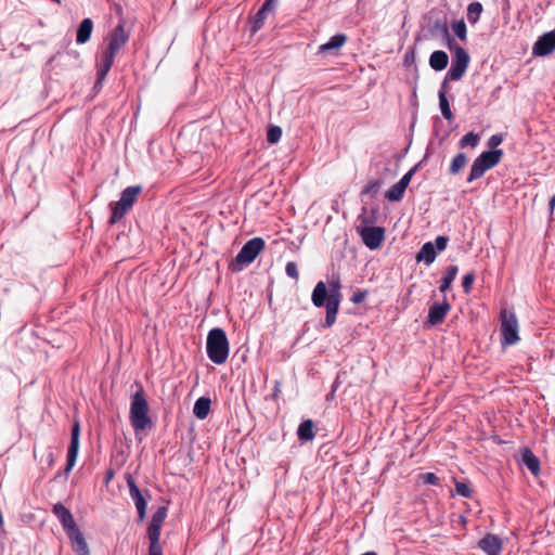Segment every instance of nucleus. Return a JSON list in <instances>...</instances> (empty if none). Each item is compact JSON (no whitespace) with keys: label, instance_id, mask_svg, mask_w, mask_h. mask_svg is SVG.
<instances>
[{"label":"nucleus","instance_id":"nucleus-9","mask_svg":"<svg viewBox=\"0 0 555 555\" xmlns=\"http://www.w3.org/2000/svg\"><path fill=\"white\" fill-rule=\"evenodd\" d=\"M469 61L470 57L467 51L463 47L456 46L453 50L451 67L447 73L443 81L448 82V80H460L464 76L468 67Z\"/></svg>","mask_w":555,"mask_h":555},{"label":"nucleus","instance_id":"nucleus-1","mask_svg":"<svg viewBox=\"0 0 555 555\" xmlns=\"http://www.w3.org/2000/svg\"><path fill=\"white\" fill-rule=\"evenodd\" d=\"M341 284L338 276L328 281V288L323 281L314 286L311 295L312 304L318 307H325V327H331L336 321L343 295L340 293Z\"/></svg>","mask_w":555,"mask_h":555},{"label":"nucleus","instance_id":"nucleus-3","mask_svg":"<svg viewBox=\"0 0 555 555\" xmlns=\"http://www.w3.org/2000/svg\"><path fill=\"white\" fill-rule=\"evenodd\" d=\"M150 406L142 387L131 396L129 418L135 433L152 429L153 422L149 416Z\"/></svg>","mask_w":555,"mask_h":555},{"label":"nucleus","instance_id":"nucleus-32","mask_svg":"<svg viewBox=\"0 0 555 555\" xmlns=\"http://www.w3.org/2000/svg\"><path fill=\"white\" fill-rule=\"evenodd\" d=\"M468 158L464 153L456 154L450 164V173L457 175L466 165Z\"/></svg>","mask_w":555,"mask_h":555},{"label":"nucleus","instance_id":"nucleus-19","mask_svg":"<svg viewBox=\"0 0 555 555\" xmlns=\"http://www.w3.org/2000/svg\"><path fill=\"white\" fill-rule=\"evenodd\" d=\"M53 514L57 517V519L61 522V525L63 526L65 532L69 529H73L75 526H77V524L73 517V514L62 503H56L53 506Z\"/></svg>","mask_w":555,"mask_h":555},{"label":"nucleus","instance_id":"nucleus-29","mask_svg":"<svg viewBox=\"0 0 555 555\" xmlns=\"http://www.w3.org/2000/svg\"><path fill=\"white\" fill-rule=\"evenodd\" d=\"M141 192H142L141 185L128 186L120 193L119 199L132 208L134 202L137 201L138 196L141 194Z\"/></svg>","mask_w":555,"mask_h":555},{"label":"nucleus","instance_id":"nucleus-8","mask_svg":"<svg viewBox=\"0 0 555 555\" xmlns=\"http://www.w3.org/2000/svg\"><path fill=\"white\" fill-rule=\"evenodd\" d=\"M167 517V507L159 506L153 514L151 522L147 527V537L150 539L149 555H162V546L159 544V535L162 526Z\"/></svg>","mask_w":555,"mask_h":555},{"label":"nucleus","instance_id":"nucleus-13","mask_svg":"<svg viewBox=\"0 0 555 555\" xmlns=\"http://www.w3.org/2000/svg\"><path fill=\"white\" fill-rule=\"evenodd\" d=\"M451 310V305L448 302L447 298L443 297L442 302H435L430 306L428 311V319L425 322L427 327H433L438 324H441L449 311Z\"/></svg>","mask_w":555,"mask_h":555},{"label":"nucleus","instance_id":"nucleus-16","mask_svg":"<svg viewBox=\"0 0 555 555\" xmlns=\"http://www.w3.org/2000/svg\"><path fill=\"white\" fill-rule=\"evenodd\" d=\"M415 172V168L409 170L395 185H392L386 193L385 197L390 202H399L402 199L406 188Z\"/></svg>","mask_w":555,"mask_h":555},{"label":"nucleus","instance_id":"nucleus-40","mask_svg":"<svg viewBox=\"0 0 555 555\" xmlns=\"http://www.w3.org/2000/svg\"><path fill=\"white\" fill-rule=\"evenodd\" d=\"M448 242H449V238L444 235H439L436 237L435 240V249H437L438 251H442L447 248V245H448Z\"/></svg>","mask_w":555,"mask_h":555},{"label":"nucleus","instance_id":"nucleus-24","mask_svg":"<svg viewBox=\"0 0 555 555\" xmlns=\"http://www.w3.org/2000/svg\"><path fill=\"white\" fill-rule=\"evenodd\" d=\"M459 272L457 266L451 264L448 266L443 272V276L440 280L439 291L441 293H446L450 287L453 281L455 280Z\"/></svg>","mask_w":555,"mask_h":555},{"label":"nucleus","instance_id":"nucleus-26","mask_svg":"<svg viewBox=\"0 0 555 555\" xmlns=\"http://www.w3.org/2000/svg\"><path fill=\"white\" fill-rule=\"evenodd\" d=\"M449 56L442 50L434 51L429 57V65L434 70L440 72L448 66Z\"/></svg>","mask_w":555,"mask_h":555},{"label":"nucleus","instance_id":"nucleus-45","mask_svg":"<svg viewBox=\"0 0 555 555\" xmlns=\"http://www.w3.org/2000/svg\"><path fill=\"white\" fill-rule=\"evenodd\" d=\"M272 400H278V379L273 380L272 392L270 395Z\"/></svg>","mask_w":555,"mask_h":555},{"label":"nucleus","instance_id":"nucleus-22","mask_svg":"<svg viewBox=\"0 0 555 555\" xmlns=\"http://www.w3.org/2000/svg\"><path fill=\"white\" fill-rule=\"evenodd\" d=\"M111 207V217H109V223L115 224L118 221H120L125 215L131 209L128 205H126L122 201L113 202L109 204Z\"/></svg>","mask_w":555,"mask_h":555},{"label":"nucleus","instance_id":"nucleus-49","mask_svg":"<svg viewBox=\"0 0 555 555\" xmlns=\"http://www.w3.org/2000/svg\"><path fill=\"white\" fill-rule=\"evenodd\" d=\"M49 463H50V464H52V463H53V455H52V454H50Z\"/></svg>","mask_w":555,"mask_h":555},{"label":"nucleus","instance_id":"nucleus-44","mask_svg":"<svg viewBox=\"0 0 555 555\" xmlns=\"http://www.w3.org/2000/svg\"><path fill=\"white\" fill-rule=\"evenodd\" d=\"M115 476V472L114 469L112 468H108L106 472H105V476H104V482L105 485H108L111 482V480L114 478Z\"/></svg>","mask_w":555,"mask_h":555},{"label":"nucleus","instance_id":"nucleus-41","mask_svg":"<svg viewBox=\"0 0 555 555\" xmlns=\"http://www.w3.org/2000/svg\"><path fill=\"white\" fill-rule=\"evenodd\" d=\"M267 139L270 143H278V126H269Z\"/></svg>","mask_w":555,"mask_h":555},{"label":"nucleus","instance_id":"nucleus-35","mask_svg":"<svg viewBox=\"0 0 555 555\" xmlns=\"http://www.w3.org/2000/svg\"><path fill=\"white\" fill-rule=\"evenodd\" d=\"M379 188H380V182L377 180H373V181L369 182L363 188V190L361 191V196H364V195L374 196L378 192Z\"/></svg>","mask_w":555,"mask_h":555},{"label":"nucleus","instance_id":"nucleus-25","mask_svg":"<svg viewBox=\"0 0 555 555\" xmlns=\"http://www.w3.org/2000/svg\"><path fill=\"white\" fill-rule=\"evenodd\" d=\"M211 400L208 397H199L193 406V413L198 420H205L210 412Z\"/></svg>","mask_w":555,"mask_h":555},{"label":"nucleus","instance_id":"nucleus-33","mask_svg":"<svg viewBox=\"0 0 555 555\" xmlns=\"http://www.w3.org/2000/svg\"><path fill=\"white\" fill-rule=\"evenodd\" d=\"M480 141L479 134L475 132H468L466 133L461 140H460V146L462 149L470 146L476 147Z\"/></svg>","mask_w":555,"mask_h":555},{"label":"nucleus","instance_id":"nucleus-23","mask_svg":"<svg viewBox=\"0 0 555 555\" xmlns=\"http://www.w3.org/2000/svg\"><path fill=\"white\" fill-rule=\"evenodd\" d=\"M347 36L345 34H337L326 42L319 47L320 53H325L328 51H337L339 50L346 42H347Z\"/></svg>","mask_w":555,"mask_h":555},{"label":"nucleus","instance_id":"nucleus-14","mask_svg":"<svg viewBox=\"0 0 555 555\" xmlns=\"http://www.w3.org/2000/svg\"><path fill=\"white\" fill-rule=\"evenodd\" d=\"M275 9V0H264L255 16L250 20V33L256 34L263 27L264 21L269 14H272Z\"/></svg>","mask_w":555,"mask_h":555},{"label":"nucleus","instance_id":"nucleus-46","mask_svg":"<svg viewBox=\"0 0 555 555\" xmlns=\"http://www.w3.org/2000/svg\"><path fill=\"white\" fill-rule=\"evenodd\" d=\"M272 286H273V281L271 282L269 288H268V300H269V305L272 307V304H273V293H272Z\"/></svg>","mask_w":555,"mask_h":555},{"label":"nucleus","instance_id":"nucleus-7","mask_svg":"<svg viewBox=\"0 0 555 555\" xmlns=\"http://www.w3.org/2000/svg\"><path fill=\"white\" fill-rule=\"evenodd\" d=\"M500 321L502 346H512L517 344L520 337L518 335L519 324L516 314L504 308L500 312Z\"/></svg>","mask_w":555,"mask_h":555},{"label":"nucleus","instance_id":"nucleus-10","mask_svg":"<svg viewBox=\"0 0 555 555\" xmlns=\"http://www.w3.org/2000/svg\"><path fill=\"white\" fill-rule=\"evenodd\" d=\"M125 478L129 489V495L134 502L138 512V520L143 521L146 515V498H151V493L149 490L142 492L131 474H126Z\"/></svg>","mask_w":555,"mask_h":555},{"label":"nucleus","instance_id":"nucleus-38","mask_svg":"<svg viewBox=\"0 0 555 555\" xmlns=\"http://www.w3.org/2000/svg\"><path fill=\"white\" fill-rule=\"evenodd\" d=\"M420 479L426 485L438 486L440 483L439 477L434 473L421 474Z\"/></svg>","mask_w":555,"mask_h":555},{"label":"nucleus","instance_id":"nucleus-39","mask_svg":"<svg viewBox=\"0 0 555 555\" xmlns=\"http://www.w3.org/2000/svg\"><path fill=\"white\" fill-rule=\"evenodd\" d=\"M285 271H286V274L294 279L295 281L298 280L299 278V272H298V269H297V264L293 261L288 262L286 264V268H285Z\"/></svg>","mask_w":555,"mask_h":555},{"label":"nucleus","instance_id":"nucleus-5","mask_svg":"<svg viewBox=\"0 0 555 555\" xmlns=\"http://www.w3.org/2000/svg\"><path fill=\"white\" fill-rule=\"evenodd\" d=\"M264 248V241L261 237H254L247 241L236 257L230 262L229 269L232 272H240L250 264L260 251Z\"/></svg>","mask_w":555,"mask_h":555},{"label":"nucleus","instance_id":"nucleus-48","mask_svg":"<svg viewBox=\"0 0 555 555\" xmlns=\"http://www.w3.org/2000/svg\"><path fill=\"white\" fill-rule=\"evenodd\" d=\"M363 555H376V553H374V552H366Z\"/></svg>","mask_w":555,"mask_h":555},{"label":"nucleus","instance_id":"nucleus-31","mask_svg":"<svg viewBox=\"0 0 555 555\" xmlns=\"http://www.w3.org/2000/svg\"><path fill=\"white\" fill-rule=\"evenodd\" d=\"M483 11V7L480 2L474 1L467 7V20L472 25H475Z\"/></svg>","mask_w":555,"mask_h":555},{"label":"nucleus","instance_id":"nucleus-6","mask_svg":"<svg viewBox=\"0 0 555 555\" xmlns=\"http://www.w3.org/2000/svg\"><path fill=\"white\" fill-rule=\"evenodd\" d=\"M504 153L502 150H491L482 152L473 163L470 167L469 175L467 177V182L472 183L473 181L481 178L485 172L493 167H495Z\"/></svg>","mask_w":555,"mask_h":555},{"label":"nucleus","instance_id":"nucleus-42","mask_svg":"<svg viewBox=\"0 0 555 555\" xmlns=\"http://www.w3.org/2000/svg\"><path fill=\"white\" fill-rule=\"evenodd\" d=\"M503 142V137L501 134H493L492 137H490L489 141H488V145L491 147V149H494L498 145H500L501 143Z\"/></svg>","mask_w":555,"mask_h":555},{"label":"nucleus","instance_id":"nucleus-34","mask_svg":"<svg viewBox=\"0 0 555 555\" xmlns=\"http://www.w3.org/2000/svg\"><path fill=\"white\" fill-rule=\"evenodd\" d=\"M452 29L459 39H461L463 41L466 40L467 28H466V24L463 20L455 21L452 24Z\"/></svg>","mask_w":555,"mask_h":555},{"label":"nucleus","instance_id":"nucleus-12","mask_svg":"<svg viewBox=\"0 0 555 555\" xmlns=\"http://www.w3.org/2000/svg\"><path fill=\"white\" fill-rule=\"evenodd\" d=\"M361 238L366 247L374 250L380 247L385 240V230L380 227H366L360 231Z\"/></svg>","mask_w":555,"mask_h":555},{"label":"nucleus","instance_id":"nucleus-4","mask_svg":"<svg viewBox=\"0 0 555 555\" xmlns=\"http://www.w3.org/2000/svg\"><path fill=\"white\" fill-rule=\"evenodd\" d=\"M229 340L224 330L214 327L208 332L206 352L209 360L215 364H223L229 357Z\"/></svg>","mask_w":555,"mask_h":555},{"label":"nucleus","instance_id":"nucleus-20","mask_svg":"<svg viewBox=\"0 0 555 555\" xmlns=\"http://www.w3.org/2000/svg\"><path fill=\"white\" fill-rule=\"evenodd\" d=\"M521 462L524 465L527 466V468L531 472L532 475H534V476L539 475L540 461L530 449L525 448L521 451Z\"/></svg>","mask_w":555,"mask_h":555},{"label":"nucleus","instance_id":"nucleus-15","mask_svg":"<svg viewBox=\"0 0 555 555\" xmlns=\"http://www.w3.org/2000/svg\"><path fill=\"white\" fill-rule=\"evenodd\" d=\"M555 51V29L538 38L532 48L533 55L546 56Z\"/></svg>","mask_w":555,"mask_h":555},{"label":"nucleus","instance_id":"nucleus-21","mask_svg":"<svg viewBox=\"0 0 555 555\" xmlns=\"http://www.w3.org/2000/svg\"><path fill=\"white\" fill-rule=\"evenodd\" d=\"M93 30V22L91 18H83L77 28L76 41L83 44L89 41Z\"/></svg>","mask_w":555,"mask_h":555},{"label":"nucleus","instance_id":"nucleus-11","mask_svg":"<svg viewBox=\"0 0 555 555\" xmlns=\"http://www.w3.org/2000/svg\"><path fill=\"white\" fill-rule=\"evenodd\" d=\"M79 436H80V424L78 421H75L72 426L70 431V443L68 446L67 450V463L63 472H60L56 474L54 479L61 477L64 475L65 479L68 477L69 473L72 472L73 467L75 466L78 450H79Z\"/></svg>","mask_w":555,"mask_h":555},{"label":"nucleus","instance_id":"nucleus-2","mask_svg":"<svg viewBox=\"0 0 555 555\" xmlns=\"http://www.w3.org/2000/svg\"><path fill=\"white\" fill-rule=\"evenodd\" d=\"M128 40L129 33L125 30L124 22H120L109 33L107 48L102 52L100 61L96 64V80L94 89L100 90L102 88V82L111 70L115 56Z\"/></svg>","mask_w":555,"mask_h":555},{"label":"nucleus","instance_id":"nucleus-18","mask_svg":"<svg viewBox=\"0 0 555 555\" xmlns=\"http://www.w3.org/2000/svg\"><path fill=\"white\" fill-rule=\"evenodd\" d=\"M478 545L488 555H498L502 550V539L488 533L478 542Z\"/></svg>","mask_w":555,"mask_h":555},{"label":"nucleus","instance_id":"nucleus-27","mask_svg":"<svg viewBox=\"0 0 555 555\" xmlns=\"http://www.w3.org/2000/svg\"><path fill=\"white\" fill-rule=\"evenodd\" d=\"M447 86H448L447 81H443L442 86H441V89H440V91L438 93L439 106H440V111H441L442 116L447 120H452L453 119V114L451 112L450 103H449L448 98H447Z\"/></svg>","mask_w":555,"mask_h":555},{"label":"nucleus","instance_id":"nucleus-36","mask_svg":"<svg viewBox=\"0 0 555 555\" xmlns=\"http://www.w3.org/2000/svg\"><path fill=\"white\" fill-rule=\"evenodd\" d=\"M476 275L474 272H469L463 276L462 287L466 295L472 292L473 284L475 282Z\"/></svg>","mask_w":555,"mask_h":555},{"label":"nucleus","instance_id":"nucleus-43","mask_svg":"<svg viewBox=\"0 0 555 555\" xmlns=\"http://www.w3.org/2000/svg\"><path fill=\"white\" fill-rule=\"evenodd\" d=\"M366 297V292L365 291H357L356 293H353L352 297H351V301L353 304H361Z\"/></svg>","mask_w":555,"mask_h":555},{"label":"nucleus","instance_id":"nucleus-30","mask_svg":"<svg viewBox=\"0 0 555 555\" xmlns=\"http://www.w3.org/2000/svg\"><path fill=\"white\" fill-rule=\"evenodd\" d=\"M314 424L311 420L304 421L298 427V438L302 441H311L314 438Z\"/></svg>","mask_w":555,"mask_h":555},{"label":"nucleus","instance_id":"nucleus-17","mask_svg":"<svg viewBox=\"0 0 555 555\" xmlns=\"http://www.w3.org/2000/svg\"><path fill=\"white\" fill-rule=\"evenodd\" d=\"M66 534L70 540L73 550L78 555H89L88 544L78 526H75L73 529L67 530Z\"/></svg>","mask_w":555,"mask_h":555},{"label":"nucleus","instance_id":"nucleus-28","mask_svg":"<svg viewBox=\"0 0 555 555\" xmlns=\"http://www.w3.org/2000/svg\"><path fill=\"white\" fill-rule=\"evenodd\" d=\"M436 256L437 254L434 244L431 242H427L422 246L415 258L418 262L425 261L427 264H430L435 261Z\"/></svg>","mask_w":555,"mask_h":555},{"label":"nucleus","instance_id":"nucleus-47","mask_svg":"<svg viewBox=\"0 0 555 555\" xmlns=\"http://www.w3.org/2000/svg\"><path fill=\"white\" fill-rule=\"evenodd\" d=\"M548 208H550V212L553 214V210L555 208V194L550 198Z\"/></svg>","mask_w":555,"mask_h":555},{"label":"nucleus","instance_id":"nucleus-37","mask_svg":"<svg viewBox=\"0 0 555 555\" xmlns=\"http://www.w3.org/2000/svg\"><path fill=\"white\" fill-rule=\"evenodd\" d=\"M455 490L459 495L464 498H470L473 495V490L470 489L469 485L465 482L457 481L455 483Z\"/></svg>","mask_w":555,"mask_h":555}]
</instances>
